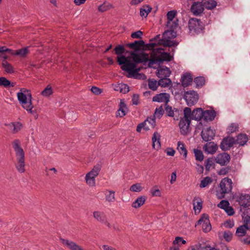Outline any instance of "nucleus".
Listing matches in <instances>:
<instances>
[{
    "mask_svg": "<svg viewBox=\"0 0 250 250\" xmlns=\"http://www.w3.org/2000/svg\"><path fill=\"white\" fill-rule=\"evenodd\" d=\"M130 54V57L122 55L117 57V62L121 65V68L136 79H146L145 74L138 73L142 67H137V65L139 63L149 62L148 54L144 52L138 54L135 51H131Z\"/></svg>",
    "mask_w": 250,
    "mask_h": 250,
    "instance_id": "obj_1",
    "label": "nucleus"
},
{
    "mask_svg": "<svg viewBox=\"0 0 250 250\" xmlns=\"http://www.w3.org/2000/svg\"><path fill=\"white\" fill-rule=\"evenodd\" d=\"M151 10L152 8L148 5L143 6L140 9V16L146 18Z\"/></svg>",
    "mask_w": 250,
    "mask_h": 250,
    "instance_id": "obj_36",
    "label": "nucleus"
},
{
    "mask_svg": "<svg viewBox=\"0 0 250 250\" xmlns=\"http://www.w3.org/2000/svg\"><path fill=\"white\" fill-rule=\"evenodd\" d=\"M11 130L12 133L15 134L20 131L22 127V125L20 122H13L7 125Z\"/></svg>",
    "mask_w": 250,
    "mask_h": 250,
    "instance_id": "obj_27",
    "label": "nucleus"
},
{
    "mask_svg": "<svg viewBox=\"0 0 250 250\" xmlns=\"http://www.w3.org/2000/svg\"><path fill=\"white\" fill-rule=\"evenodd\" d=\"M212 181V179L209 177L204 178L201 182L200 187L201 188H205L209 184H211Z\"/></svg>",
    "mask_w": 250,
    "mask_h": 250,
    "instance_id": "obj_49",
    "label": "nucleus"
},
{
    "mask_svg": "<svg viewBox=\"0 0 250 250\" xmlns=\"http://www.w3.org/2000/svg\"><path fill=\"white\" fill-rule=\"evenodd\" d=\"M148 87L150 89L154 91L157 89L158 86L159 85L158 82H157L156 80H155L154 79H149L148 81Z\"/></svg>",
    "mask_w": 250,
    "mask_h": 250,
    "instance_id": "obj_47",
    "label": "nucleus"
},
{
    "mask_svg": "<svg viewBox=\"0 0 250 250\" xmlns=\"http://www.w3.org/2000/svg\"><path fill=\"white\" fill-rule=\"evenodd\" d=\"M215 132L210 127L204 129L201 132L202 139L206 142L210 141L213 139L215 136Z\"/></svg>",
    "mask_w": 250,
    "mask_h": 250,
    "instance_id": "obj_13",
    "label": "nucleus"
},
{
    "mask_svg": "<svg viewBox=\"0 0 250 250\" xmlns=\"http://www.w3.org/2000/svg\"><path fill=\"white\" fill-rule=\"evenodd\" d=\"M12 50L7 48L5 46L0 47V58L3 57V55L5 52H7L10 54Z\"/></svg>",
    "mask_w": 250,
    "mask_h": 250,
    "instance_id": "obj_63",
    "label": "nucleus"
},
{
    "mask_svg": "<svg viewBox=\"0 0 250 250\" xmlns=\"http://www.w3.org/2000/svg\"><path fill=\"white\" fill-rule=\"evenodd\" d=\"M232 182L230 179L226 177L223 179L220 183V190L217 191L216 195L219 199L224 198L225 194L231 192L232 188Z\"/></svg>",
    "mask_w": 250,
    "mask_h": 250,
    "instance_id": "obj_4",
    "label": "nucleus"
},
{
    "mask_svg": "<svg viewBox=\"0 0 250 250\" xmlns=\"http://www.w3.org/2000/svg\"><path fill=\"white\" fill-rule=\"evenodd\" d=\"M143 34V32L140 30H138L136 32L132 33L131 34V37L133 39H141Z\"/></svg>",
    "mask_w": 250,
    "mask_h": 250,
    "instance_id": "obj_58",
    "label": "nucleus"
},
{
    "mask_svg": "<svg viewBox=\"0 0 250 250\" xmlns=\"http://www.w3.org/2000/svg\"><path fill=\"white\" fill-rule=\"evenodd\" d=\"M194 82L196 83V87L199 88L205 84V80L203 77H197L194 79Z\"/></svg>",
    "mask_w": 250,
    "mask_h": 250,
    "instance_id": "obj_45",
    "label": "nucleus"
},
{
    "mask_svg": "<svg viewBox=\"0 0 250 250\" xmlns=\"http://www.w3.org/2000/svg\"><path fill=\"white\" fill-rule=\"evenodd\" d=\"M143 123L145 126L148 127V130H149L150 128H154L156 125L155 117L151 116L148 117Z\"/></svg>",
    "mask_w": 250,
    "mask_h": 250,
    "instance_id": "obj_32",
    "label": "nucleus"
},
{
    "mask_svg": "<svg viewBox=\"0 0 250 250\" xmlns=\"http://www.w3.org/2000/svg\"><path fill=\"white\" fill-rule=\"evenodd\" d=\"M53 93V90L50 85H48L46 88L41 92V95L45 97L50 96Z\"/></svg>",
    "mask_w": 250,
    "mask_h": 250,
    "instance_id": "obj_46",
    "label": "nucleus"
},
{
    "mask_svg": "<svg viewBox=\"0 0 250 250\" xmlns=\"http://www.w3.org/2000/svg\"><path fill=\"white\" fill-rule=\"evenodd\" d=\"M115 53L118 55L117 57L123 55V53L125 51V48L124 46L118 45L114 49Z\"/></svg>",
    "mask_w": 250,
    "mask_h": 250,
    "instance_id": "obj_53",
    "label": "nucleus"
},
{
    "mask_svg": "<svg viewBox=\"0 0 250 250\" xmlns=\"http://www.w3.org/2000/svg\"><path fill=\"white\" fill-rule=\"evenodd\" d=\"M127 109L126 105L124 103L123 100H121L120 103V108L118 110L117 116L122 117L126 114V109Z\"/></svg>",
    "mask_w": 250,
    "mask_h": 250,
    "instance_id": "obj_34",
    "label": "nucleus"
},
{
    "mask_svg": "<svg viewBox=\"0 0 250 250\" xmlns=\"http://www.w3.org/2000/svg\"><path fill=\"white\" fill-rule=\"evenodd\" d=\"M204 8L202 2H194L191 6L190 11L194 15L199 16L203 12Z\"/></svg>",
    "mask_w": 250,
    "mask_h": 250,
    "instance_id": "obj_14",
    "label": "nucleus"
},
{
    "mask_svg": "<svg viewBox=\"0 0 250 250\" xmlns=\"http://www.w3.org/2000/svg\"><path fill=\"white\" fill-rule=\"evenodd\" d=\"M193 206L194 209L195 210V213H199L201 209L202 208V201L201 199H199L196 203L195 202V200H193Z\"/></svg>",
    "mask_w": 250,
    "mask_h": 250,
    "instance_id": "obj_44",
    "label": "nucleus"
},
{
    "mask_svg": "<svg viewBox=\"0 0 250 250\" xmlns=\"http://www.w3.org/2000/svg\"><path fill=\"white\" fill-rule=\"evenodd\" d=\"M193 79L190 74L186 73L182 77V83L184 87H187L190 84Z\"/></svg>",
    "mask_w": 250,
    "mask_h": 250,
    "instance_id": "obj_30",
    "label": "nucleus"
},
{
    "mask_svg": "<svg viewBox=\"0 0 250 250\" xmlns=\"http://www.w3.org/2000/svg\"><path fill=\"white\" fill-rule=\"evenodd\" d=\"M238 126L237 124H231L228 128V133L231 134L238 130Z\"/></svg>",
    "mask_w": 250,
    "mask_h": 250,
    "instance_id": "obj_56",
    "label": "nucleus"
},
{
    "mask_svg": "<svg viewBox=\"0 0 250 250\" xmlns=\"http://www.w3.org/2000/svg\"><path fill=\"white\" fill-rule=\"evenodd\" d=\"M114 89L115 91H120L121 93L125 94L129 91V87L126 84L120 83L115 84L114 86Z\"/></svg>",
    "mask_w": 250,
    "mask_h": 250,
    "instance_id": "obj_28",
    "label": "nucleus"
},
{
    "mask_svg": "<svg viewBox=\"0 0 250 250\" xmlns=\"http://www.w3.org/2000/svg\"><path fill=\"white\" fill-rule=\"evenodd\" d=\"M171 74V71L168 68L163 66L158 69L156 75L159 78L168 77Z\"/></svg>",
    "mask_w": 250,
    "mask_h": 250,
    "instance_id": "obj_23",
    "label": "nucleus"
},
{
    "mask_svg": "<svg viewBox=\"0 0 250 250\" xmlns=\"http://www.w3.org/2000/svg\"><path fill=\"white\" fill-rule=\"evenodd\" d=\"M176 14L175 11H170L168 12L167 15V25L172 28H176L178 26V23L176 21H172L176 16Z\"/></svg>",
    "mask_w": 250,
    "mask_h": 250,
    "instance_id": "obj_21",
    "label": "nucleus"
},
{
    "mask_svg": "<svg viewBox=\"0 0 250 250\" xmlns=\"http://www.w3.org/2000/svg\"><path fill=\"white\" fill-rule=\"evenodd\" d=\"M184 99L188 106H192L198 102L199 96L196 91L190 90L185 92Z\"/></svg>",
    "mask_w": 250,
    "mask_h": 250,
    "instance_id": "obj_7",
    "label": "nucleus"
},
{
    "mask_svg": "<svg viewBox=\"0 0 250 250\" xmlns=\"http://www.w3.org/2000/svg\"><path fill=\"white\" fill-rule=\"evenodd\" d=\"M203 113V118L206 121H213L216 115V113L214 110H206L204 111Z\"/></svg>",
    "mask_w": 250,
    "mask_h": 250,
    "instance_id": "obj_26",
    "label": "nucleus"
},
{
    "mask_svg": "<svg viewBox=\"0 0 250 250\" xmlns=\"http://www.w3.org/2000/svg\"><path fill=\"white\" fill-rule=\"evenodd\" d=\"M23 108L26 109L27 111H29L31 114H34L35 113V110H33V105L32 104V99L29 100H26L22 101L20 102Z\"/></svg>",
    "mask_w": 250,
    "mask_h": 250,
    "instance_id": "obj_24",
    "label": "nucleus"
},
{
    "mask_svg": "<svg viewBox=\"0 0 250 250\" xmlns=\"http://www.w3.org/2000/svg\"><path fill=\"white\" fill-rule=\"evenodd\" d=\"M146 200V196H140L137 198L136 200L132 203V207L136 208H139L145 203Z\"/></svg>",
    "mask_w": 250,
    "mask_h": 250,
    "instance_id": "obj_35",
    "label": "nucleus"
},
{
    "mask_svg": "<svg viewBox=\"0 0 250 250\" xmlns=\"http://www.w3.org/2000/svg\"><path fill=\"white\" fill-rule=\"evenodd\" d=\"M176 37V32L173 30H167L164 32L162 37L161 42H163L164 46L172 47L176 46L178 42L175 41H172L171 39Z\"/></svg>",
    "mask_w": 250,
    "mask_h": 250,
    "instance_id": "obj_5",
    "label": "nucleus"
},
{
    "mask_svg": "<svg viewBox=\"0 0 250 250\" xmlns=\"http://www.w3.org/2000/svg\"><path fill=\"white\" fill-rule=\"evenodd\" d=\"M218 149V146L213 142H210L207 143L204 146V149L205 151L207 152L208 153L213 154Z\"/></svg>",
    "mask_w": 250,
    "mask_h": 250,
    "instance_id": "obj_25",
    "label": "nucleus"
},
{
    "mask_svg": "<svg viewBox=\"0 0 250 250\" xmlns=\"http://www.w3.org/2000/svg\"><path fill=\"white\" fill-rule=\"evenodd\" d=\"M153 102L165 103L166 104L169 101V95L167 93H161L156 94L152 98Z\"/></svg>",
    "mask_w": 250,
    "mask_h": 250,
    "instance_id": "obj_18",
    "label": "nucleus"
},
{
    "mask_svg": "<svg viewBox=\"0 0 250 250\" xmlns=\"http://www.w3.org/2000/svg\"><path fill=\"white\" fill-rule=\"evenodd\" d=\"M177 149L181 154H183L184 157L186 158L187 156V150L186 149L184 143L182 142L179 141L177 143Z\"/></svg>",
    "mask_w": 250,
    "mask_h": 250,
    "instance_id": "obj_41",
    "label": "nucleus"
},
{
    "mask_svg": "<svg viewBox=\"0 0 250 250\" xmlns=\"http://www.w3.org/2000/svg\"><path fill=\"white\" fill-rule=\"evenodd\" d=\"M230 170V167H226L222 168L217 173L219 175H226Z\"/></svg>",
    "mask_w": 250,
    "mask_h": 250,
    "instance_id": "obj_59",
    "label": "nucleus"
},
{
    "mask_svg": "<svg viewBox=\"0 0 250 250\" xmlns=\"http://www.w3.org/2000/svg\"><path fill=\"white\" fill-rule=\"evenodd\" d=\"M193 151L196 160L199 161H203L204 159V155L202 151L198 149H194Z\"/></svg>",
    "mask_w": 250,
    "mask_h": 250,
    "instance_id": "obj_51",
    "label": "nucleus"
},
{
    "mask_svg": "<svg viewBox=\"0 0 250 250\" xmlns=\"http://www.w3.org/2000/svg\"><path fill=\"white\" fill-rule=\"evenodd\" d=\"M17 97L19 102L26 100H30V99H32L31 93L25 94L23 92H18L17 93Z\"/></svg>",
    "mask_w": 250,
    "mask_h": 250,
    "instance_id": "obj_40",
    "label": "nucleus"
},
{
    "mask_svg": "<svg viewBox=\"0 0 250 250\" xmlns=\"http://www.w3.org/2000/svg\"><path fill=\"white\" fill-rule=\"evenodd\" d=\"M28 52L29 51L28 50V48L26 47L14 51H13L12 50V51L10 52V54L15 55H18L21 57H24L28 53Z\"/></svg>",
    "mask_w": 250,
    "mask_h": 250,
    "instance_id": "obj_37",
    "label": "nucleus"
},
{
    "mask_svg": "<svg viewBox=\"0 0 250 250\" xmlns=\"http://www.w3.org/2000/svg\"><path fill=\"white\" fill-rule=\"evenodd\" d=\"M101 166L97 164L93 169L85 175V182L89 186L93 187L95 185V178L97 177L101 170Z\"/></svg>",
    "mask_w": 250,
    "mask_h": 250,
    "instance_id": "obj_6",
    "label": "nucleus"
},
{
    "mask_svg": "<svg viewBox=\"0 0 250 250\" xmlns=\"http://www.w3.org/2000/svg\"><path fill=\"white\" fill-rule=\"evenodd\" d=\"M17 162L15 167L18 172L23 173L25 171L24 155L16 156Z\"/></svg>",
    "mask_w": 250,
    "mask_h": 250,
    "instance_id": "obj_19",
    "label": "nucleus"
},
{
    "mask_svg": "<svg viewBox=\"0 0 250 250\" xmlns=\"http://www.w3.org/2000/svg\"><path fill=\"white\" fill-rule=\"evenodd\" d=\"M249 229V227L245 224L238 227L236 231V235L238 237H242L246 235L247 230Z\"/></svg>",
    "mask_w": 250,
    "mask_h": 250,
    "instance_id": "obj_31",
    "label": "nucleus"
},
{
    "mask_svg": "<svg viewBox=\"0 0 250 250\" xmlns=\"http://www.w3.org/2000/svg\"><path fill=\"white\" fill-rule=\"evenodd\" d=\"M203 3L205 8L210 10L214 9L217 5V2L214 0H206Z\"/></svg>",
    "mask_w": 250,
    "mask_h": 250,
    "instance_id": "obj_38",
    "label": "nucleus"
},
{
    "mask_svg": "<svg viewBox=\"0 0 250 250\" xmlns=\"http://www.w3.org/2000/svg\"><path fill=\"white\" fill-rule=\"evenodd\" d=\"M205 167L207 170H208L211 167H212L213 164V161L212 159H208L205 162Z\"/></svg>",
    "mask_w": 250,
    "mask_h": 250,
    "instance_id": "obj_60",
    "label": "nucleus"
},
{
    "mask_svg": "<svg viewBox=\"0 0 250 250\" xmlns=\"http://www.w3.org/2000/svg\"><path fill=\"white\" fill-rule=\"evenodd\" d=\"M109 194L105 196V199L109 202H113L115 200V192L112 190L108 191Z\"/></svg>",
    "mask_w": 250,
    "mask_h": 250,
    "instance_id": "obj_54",
    "label": "nucleus"
},
{
    "mask_svg": "<svg viewBox=\"0 0 250 250\" xmlns=\"http://www.w3.org/2000/svg\"><path fill=\"white\" fill-rule=\"evenodd\" d=\"M162 38H161L160 35H157L154 38L150 40V42L154 41L155 42H151L146 45V48L148 50H153L154 49H156V47L158 45L164 46L163 42H161Z\"/></svg>",
    "mask_w": 250,
    "mask_h": 250,
    "instance_id": "obj_16",
    "label": "nucleus"
},
{
    "mask_svg": "<svg viewBox=\"0 0 250 250\" xmlns=\"http://www.w3.org/2000/svg\"><path fill=\"white\" fill-rule=\"evenodd\" d=\"M151 59H149L148 67H152L153 65L164 61H169L171 60V56L168 53L164 52V50L161 47H156L152 50L150 54Z\"/></svg>",
    "mask_w": 250,
    "mask_h": 250,
    "instance_id": "obj_3",
    "label": "nucleus"
},
{
    "mask_svg": "<svg viewBox=\"0 0 250 250\" xmlns=\"http://www.w3.org/2000/svg\"><path fill=\"white\" fill-rule=\"evenodd\" d=\"M160 138V134L157 132H155L152 138V146L155 149H158L161 146Z\"/></svg>",
    "mask_w": 250,
    "mask_h": 250,
    "instance_id": "obj_29",
    "label": "nucleus"
},
{
    "mask_svg": "<svg viewBox=\"0 0 250 250\" xmlns=\"http://www.w3.org/2000/svg\"><path fill=\"white\" fill-rule=\"evenodd\" d=\"M168 77L161 78L158 81V85L163 87H168L171 85L172 82Z\"/></svg>",
    "mask_w": 250,
    "mask_h": 250,
    "instance_id": "obj_39",
    "label": "nucleus"
},
{
    "mask_svg": "<svg viewBox=\"0 0 250 250\" xmlns=\"http://www.w3.org/2000/svg\"><path fill=\"white\" fill-rule=\"evenodd\" d=\"M234 144H236L235 139L232 137H227L223 139L220 148L222 150L225 151L229 149Z\"/></svg>",
    "mask_w": 250,
    "mask_h": 250,
    "instance_id": "obj_11",
    "label": "nucleus"
},
{
    "mask_svg": "<svg viewBox=\"0 0 250 250\" xmlns=\"http://www.w3.org/2000/svg\"><path fill=\"white\" fill-rule=\"evenodd\" d=\"M93 216L94 219L98 222L104 224L108 228H111V224L108 222L107 216L104 212L100 211H94L93 212Z\"/></svg>",
    "mask_w": 250,
    "mask_h": 250,
    "instance_id": "obj_8",
    "label": "nucleus"
},
{
    "mask_svg": "<svg viewBox=\"0 0 250 250\" xmlns=\"http://www.w3.org/2000/svg\"><path fill=\"white\" fill-rule=\"evenodd\" d=\"M223 236L225 239L228 242L230 241L232 238V233L229 231H225Z\"/></svg>",
    "mask_w": 250,
    "mask_h": 250,
    "instance_id": "obj_61",
    "label": "nucleus"
},
{
    "mask_svg": "<svg viewBox=\"0 0 250 250\" xmlns=\"http://www.w3.org/2000/svg\"><path fill=\"white\" fill-rule=\"evenodd\" d=\"M143 189L140 184L137 183L132 185L130 188V190L133 192H140Z\"/></svg>",
    "mask_w": 250,
    "mask_h": 250,
    "instance_id": "obj_55",
    "label": "nucleus"
},
{
    "mask_svg": "<svg viewBox=\"0 0 250 250\" xmlns=\"http://www.w3.org/2000/svg\"><path fill=\"white\" fill-rule=\"evenodd\" d=\"M248 138L246 134H240L237 136V139L235 140L236 144H239L240 146H244L248 142Z\"/></svg>",
    "mask_w": 250,
    "mask_h": 250,
    "instance_id": "obj_33",
    "label": "nucleus"
},
{
    "mask_svg": "<svg viewBox=\"0 0 250 250\" xmlns=\"http://www.w3.org/2000/svg\"><path fill=\"white\" fill-rule=\"evenodd\" d=\"M201 21L197 19H191L188 21V28L190 32H200L202 29Z\"/></svg>",
    "mask_w": 250,
    "mask_h": 250,
    "instance_id": "obj_9",
    "label": "nucleus"
},
{
    "mask_svg": "<svg viewBox=\"0 0 250 250\" xmlns=\"http://www.w3.org/2000/svg\"><path fill=\"white\" fill-rule=\"evenodd\" d=\"M12 145L16 153V156L24 155V151L21 147V143L19 140H15L12 142Z\"/></svg>",
    "mask_w": 250,
    "mask_h": 250,
    "instance_id": "obj_22",
    "label": "nucleus"
},
{
    "mask_svg": "<svg viewBox=\"0 0 250 250\" xmlns=\"http://www.w3.org/2000/svg\"><path fill=\"white\" fill-rule=\"evenodd\" d=\"M230 156L226 152L219 154L215 158V161L217 163L221 166L227 165L229 162Z\"/></svg>",
    "mask_w": 250,
    "mask_h": 250,
    "instance_id": "obj_15",
    "label": "nucleus"
},
{
    "mask_svg": "<svg viewBox=\"0 0 250 250\" xmlns=\"http://www.w3.org/2000/svg\"><path fill=\"white\" fill-rule=\"evenodd\" d=\"M196 225H201L203 230L205 232L209 231L211 229V225L207 214H203L201 218L198 221Z\"/></svg>",
    "mask_w": 250,
    "mask_h": 250,
    "instance_id": "obj_10",
    "label": "nucleus"
},
{
    "mask_svg": "<svg viewBox=\"0 0 250 250\" xmlns=\"http://www.w3.org/2000/svg\"><path fill=\"white\" fill-rule=\"evenodd\" d=\"M180 243L185 244L186 243V241L181 237H176L173 242V244L174 245L176 244L179 245Z\"/></svg>",
    "mask_w": 250,
    "mask_h": 250,
    "instance_id": "obj_62",
    "label": "nucleus"
},
{
    "mask_svg": "<svg viewBox=\"0 0 250 250\" xmlns=\"http://www.w3.org/2000/svg\"><path fill=\"white\" fill-rule=\"evenodd\" d=\"M2 66L6 73H12L14 72L12 66L6 61L2 62Z\"/></svg>",
    "mask_w": 250,
    "mask_h": 250,
    "instance_id": "obj_43",
    "label": "nucleus"
},
{
    "mask_svg": "<svg viewBox=\"0 0 250 250\" xmlns=\"http://www.w3.org/2000/svg\"><path fill=\"white\" fill-rule=\"evenodd\" d=\"M237 201L241 207L247 208L250 206V195L249 194L240 195Z\"/></svg>",
    "mask_w": 250,
    "mask_h": 250,
    "instance_id": "obj_20",
    "label": "nucleus"
},
{
    "mask_svg": "<svg viewBox=\"0 0 250 250\" xmlns=\"http://www.w3.org/2000/svg\"><path fill=\"white\" fill-rule=\"evenodd\" d=\"M166 106L165 107L166 113L167 116L169 117H173L174 115V112H177L179 111V110L177 108H174L172 109V107L166 104Z\"/></svg>",
    "mask_w": 250,
    "mask_h": 250,
    "instance_id": "obj_42",
    "label": "nucleus"
},
{
    "mask_svg": "<svg viewBox=\"0 0 250 250\" xmlns=\"http://www.w3.org/2000/svg\"><path fill=\"white\" fill-rule=\"evenodd\" d=\"M229 201L227 200H222L219 204H218V207L225 210L229 206Z\"/></svg>",
    "mask_w": 250,
    "mask_h": 250,
    "instance_id": "obj_57",
    "label": "nucleus"
},
{
    "mask_svg": "<svg viewBox=\"0 0 250 250\" xmlns=\"http://www.w3.org/2000/svg\"><path fill=\"white\" fill-rule=\"evenodd\" d=\"M60 241L69 250H83L80 246L71 240L61 238Z\"/></svg>",
    "mask_w": 250,
    "mask_h": 250,
    "instance_id": "obj_12",
    "label": "nucleus"
},
{
    "mask_svg": "<svg viewBox=\"0 0 250 250\" xmlns=\"http://www.w3.org/2000/svg\"><path fill=\"white\" fill-rule=\"evenodd\" d=\"M12 87L14 86L15 84L14 83H12L11 84L10 82L6 79L5 77H1L0 78V85L3 86L5 87H8L10 85Z\"/></svg>",
    "mask_w": 250,
    "mask_h": 250,
    "instance_id": "obj_50",
    "label": "nucleus"
},
{
    "mask_svg": "<svg viewBox=\"0 0 250 250\" xmlns=\"http://www.w3.org/2000/svg\"><path fill=\"white\" fill-rule=\"evenodd\" d=\"M112 7V6L110 3L105 2L99 6L98 10L100 12H104L110 9Z\"/></svg>",
    "mask_w": 250,
    "mask_h": 250,
    "instance_id": "obj_48",
    "label": "nucleus"
},
{
    "mask_svg": "<svg viewBox=\"0 0 250 250\" xmlns=\"http://www.w3.org/2000/svg\"><path fill=\"white\" fill-rule=\"evenodd\" d=\"M198 250H217L214 248H211L210 246H202L200 245Z\"/></svg>",
    "mask_w": 250,
    "mask_h": 250,
    "instance_id": "obj_64",
    "label": "nucleus"
},
{
    "mask_svg": "<svg viewBox=\"0 0 250 250\" xmlns=\"http://www.w3.org/2000/svg\"><path fill=\"white\" fill-rule=\"evenodd\" d=\"M164 110L163 109V106H160V107L156 108L153 117H155V118H158L160 119L164 114Z\"/></svg>",
    "mask_w": 250,
    "mask_h": 250,
    "instance_id": "obj_52",
    "label": "nucleus"
},
{
    "mask_svg": "<svg viewBox=\"0 0 250 250\" xmlns=\"http://www.w3.org/2000/svg\"><path fill=\"white\" fill-rule=\"evenodd\" d=\"M204 111L201 108H197L191 111L189 107H185L184 109V117L179 122V125L182 134H187L189 131L191 120L199 121L204 115Z\"/></svg>",
    "mask_w": 250,
    "mask_h": 250,
    "instance_id": "obj_2",
    "label": "nucleus"
},
{
    "mask_svg": "<svg viewBox=\"0 0 250 250\" xmlns=\"http://www.w3.org/2000/svg\"><path fill=\"white\" fill-rule=\"evenodd\" d=\"M146 44L144 41H136L133 42L128 43L126 44L125 46L129 48L133 49V51L136 52L140 51L142 47H145L146 48Z\"/></svg>",
    "mask_w": 250,
    "mask_h": 250,
    "instance_id": "obj_17",
    "label": "nucleus"
}]
</instances>
